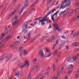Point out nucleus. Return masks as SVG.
<instances>
[{"instance_id":"nucleus-1","label":"nucleus","mask_w":79,"mask_h":79,"mask_svg":"<svg viewBox=\"0 0 79 79\" xmlns=\"http://www.w3.org/2000/svg\"><path fill=\"white\" fill-rule=\"evenodd\" d=\"M71 2L70 0H64V1L62 2V4L60 6V9H64L67 6H70Z\"/></svg>"},{"instance_id":"nucleus-2","label":"nucleus","mask_w":79,"mask_h":79,"mask_svg":"<svg viewBox=\"0 0 79 79\" xmlns=\"http://www.w3.org/2000/svg\"><path fill=\"white\" fill-rule=\"evenodd\" d=\"M20 7H21V6L20 5H19L17 6V8L14 10V11L9 15V18L7 19V20H9L10 18H11L12 17H13V16L14 15H15V13L18 10Z\"/></svg>"},{"instance_id":"nucleus-3","label":"nucleus","mask_w":79,"mask_h":79,"mask_svg":"<svg viewBox=\"0 0 79 79\" xmlns=\"http://www.w3.org/2000/svg\"><path fill=\"white\" fill-rule=\"evenodd\" d=\"M12 37H13V36L12 35H11L10 36H8L6 38H5L4 40H3L1 43H0V45L3 42V41H4V42H7L8 40L10 39V38H12Z\"/></svg>"},{"instance_id":"nucleus-4","label":"nucleus","mask_w":79,"mask_h":79,"mask_svg":"<svg viewBox=\"0 0 79 79\" xmlns=\"http://www.w3.org/2000/svg\"><path fill=\"white\" fill-rule=\"evenodd\" d=\"M28 22H26L23 25V29H27L28 27Z\"/></svg>"},{"instance_id":"nucleus-5","label":"nucleus","mask_w":79,"mask_h":79,"mask_svg":"<svg viewBox=\"0 0 79 79\" xmlns=\"http://www.w3.org/2000/svg\"><path fill=\"white\" fill-rule=\"evenodd\" d=\"M39 64H38L36 65V68H37L36 69H35L34 67H32L31 69V72H32V71H33V72H34L35 73V72H37V68H39Z\"/></svg>"},{"instance_id":"nucleus-6","label":"nucleus","mask_w":79,"mask_h":79,"mask_svg":"<svg viewBox=\"0 0 79 79\" xmlns=\"http://www.w3.org/2000/svg\"><path fill=\"white\" fill-rule=\"evenodd\" d=\"M20 43V42H19L16 41L15 42L13 43L11 45H10V47L11 48L13 47H15L16 45H17L19 44Z\"/></svg>"},{"instance_id":"nucleus-7","label":"nucleus","mask_w":79,"mask_h":79,"mask_svg":"<svg viewBox=\"0 0 79 79\" xmlns=\"http://www.w3.org/2000/svg\"><path fill=\"white\" fill-rule=\"evenodd\" d=\"M29 61H26L25 62V63L24 64H23V65H21L20 66V68L21 69H22V68H24L26 66H29Z\"/></svg>"},{"instance_id":"nucleus-8","label":"nucleus","mask_w":79,"mask_h":79,"mask_svg":"<svg viewBox=\"0 0 79 79\" xmlns=\"http://www.w3.org/2000/svg\"><path fill=\"white\" fill-rule=\"evenodd\" d=\"M22 32H23L24 33L23 36L24 39H26L27 38V29H23L22 30Z\"/></svg>"},{"instance_id":"nucleus-9","label":"nucleus","mask_w":79,"mask_h":79,"mask_svg":"<svg viewBox=\"0 0 79 79\" xmlns=\"http://www.w3.org/2000/svg\"><path fill=\"white\" fill-rule=\"evenodd\" d=\"M38 53L39 56L41 57H44V54L42 50H40Z\"/></svg>"},{"instance_id":"nucleus-10","label":"nucleus","mask_w":79,"mask_h":79,"mask_svg":"<svg viewBox=\"0 0 79 79\" xmlns=\"http://www.w3.org/2000/svg\"><path fill=\"white\" fill-rule=\"evenodd\" d=\"M13 56L12 54H9V55H7L6 57V61H8Z\"/></svg>"},{"instance_id":"nucleus-11","label":"nucleus","mask_w":79,"mask_h":79,"mask_svg":"<svg viewBox=\"0 0 79 79\" xmlns=\"http://www.w3.org/2000/svg\"><path fill=\"white\" fill-rule=\"evenodd\" d=\"M58 13H59V10H57L55 14H53L52 16H52V20L55 19H54V16H55L56 18V17H57V14H58Z\"/></svg>"},{"instance_id":"nucleus-12","label":"nucleus","mask_w":79,"mask_h":79,"mask_svg":"<svg viewBox=\"0 0 79 79\" xmlns=\"http://www.w3.org/2000/svg\"><path fill=\"white\" fill-rule=\"evenodd\" d=\"M55 11H56V9H53V10H51V11L49 12L47 14L45 17H44V19L45 18H46V17H47V16H48V15H49L50 14H51V13H52H52H53Z\"/></svg>"},{"instance_id":"nucleus-13","label":"nucleus","mask_w":79,"mask_h":79,"mask_svg":"<svg viewBox=\"0 0 79 79\" xmlns=\"http://www.w3.org/2000/svg\"><path fill=\"white\" fill-rule=\"evenodd\" d=\"M23 47L21 46L19 48V53L20 56H21V55L23 54Z\"/></svg>"},{"instance_id":"nucleus-14","label":"nucleus","mask_w":79,"mask_h":79,"mask_svg":"<svg viewBox=\"0 0 79 79\" xmlns=\"http://www.w3.org/2000/svg\"><path fill=\"white\" fill-rule=\"evenodd\" d=\"M27 2H25V6H23V9L26 8H27L28 6L29 5V4H28V2L29 1V0H26Z\"/></svg>"},{"instance_id":"nucleus-15","label":"nucleus","mask_w":79,"mask_h":79,"mask_svg":"<svg viewBox=\"0 0 79 79\" xmlns=\"http://www.w3.org/2000/svg\"><path fill=\"white\" fill-rule=\"evenodd\" d=\"M53 26H55L56 27L55 29H57L58 30V31H61V30L60 29V27H59V26H58V25L57 24H56L54 25Z\"/></svg>"},{"instance_id":"nucleus-16","label":"nucleus","mask_w":79,"mask_h":79,"mask_svg":"<svg viewBox=\"0 0 79 79\" xmlns=\"http://www.w3.org/2000/svg\"><path fill=\"white\" fill-rule=\"evenodd\" d=\"M60 75V73H58L56 75V76L55 78L54 77H53L52 79H58V77H59V76Z\"/></svg>"},{"instance_id":"nucleus-17","label":"nucleus","mask_w":79,"mask_h":79,"mask_svg":"<svg viewBox=\"0 0 79 79\" xmlns=\"http://www.w3.org/2000/svg\"><path fill=\"white\" fill-rule=\"evenodd\" d=\"M46 40H48L47 41L48 42H50V41H51L52 40V37H50L49 38H48V37L46 36L45 38Z\"/></svg>"},{"instance_id":"nucleus-18","label":"nucleus","mask_w":79,"mask_h":79,"mask_svg":"<svg viewBox=\"0 0 79 79\" xmlns=\"http://www.w3.org/2000/svg\"><path fill=\"white\" fill-rule=\"evenodd\" d=\"M74 35L76 37H78L79 36V31H76L74 33Z\"/></svg>"},{"instance_id":"nucleus-19","label":"nucleus","mask_w":79,"mask_h":79,"mask_svg":"<svg viewBox=\"0 0 79 79\" xmlns=\"http://www.w3.org/2000/svg\"><path fill=\"white\" fill-rule=\"evenodd\" d=\"M42 20H39V23H41V25H45V23Z\"/></svg>"},{"instance_id":"nucleus-20","label":"nucleus","mask_w":79,"mask_h":79,"mask_svg":"<svg viewBox=\"0 0 79 79\" xmlns=\"http://www.w3.org/2000/svg\"><path fill=\"white\" fill-rule=\"evenodd\" d=\"M19 20H16L15 21L14 23H12V26H15V25H16V24H18V23H19Z\"/></svg>"},{"instance_id":"nucleus-21","label":"nucleus","mask_w":79,"mask_h":79,"mask_svg":"<svg viewBox=\"0 0 79 79\" xmlns=\"http://www.w3.org/2000/svg\"><path fill=\"white\" fill-rule=\"evenodd\" d=\"M6 57V56L5 55H3L2 56H1L0 57V62L2 61V60H3L4 58H5Z\"/></svg>"},{"instance_id":"nucleus-22","label":"nucleus","mask_w":79,"mask_h":79,"mask_svg":"<svg viewBox=\"0 0 79 79\" xmlns=\"http://www.w3.org/2000/svg\"><path fill=\"white\" fill-rule=\"evenodd\" d=\"M79 70L77 71V73L75 75V79H77L79 77Z\"/></svg>"},{"instance_id":"nucleus-23","label":"nucleus","mask_w":79,"mask_h":79,"mask_svg":"<svg viewBox=\"0 0 79 79\" xmlns=\"http://www.w3.org/2000/svg\"><path fill=\"white\" fill-rule=\"evenodd\" d=\"M64 42H63L60 45V47L59 48L60 49H61V48H63V47L64 45Z\"/></svg>"},{"instance_id":"nucleus-24","label":"nucleus","mask_w":79,"mask_h":79,"mask_svg":"<svg viewBox=\"0 0 79 79\" xmlns=\"http://www.w3.org/2000/svg\"><path fill=\"white\" fill-rule=\"evenodd\" d=\"M78 43L77 42L74 43L72 44V45L73 47H74V46H76V47H77L78 45H77Z\"/></svg>"},{"instance_id":"nucleus-25","label":"nucleus","mask_w":79,"mask_h":79,"mask_svg":"<svg viewBox=\"0 0 79 79\" xmlns=\"http://www.w3.org/2000/svg\"><path fill=\"white\" fill-rule=\"evenodd\" d=\"M31 34L30 33H29L28 35V36L27 38V39L28 41L30 40V38H31Z\"/></svg>"},{"instance_id":"nucleus-26","label":"nucleus","mask_w":79,"mask_h":79,"mask_svg":"<svg viewBox=\"0 0 79 79\" xmlns=\"http://www.w3.org/2000/svg\"><path fill=\"white\" fill-rule=\"evenodd\" d=\"M52 69L53 71H54L56 69V65L55 64H53L52 66Z\"/></svg>"},{"instance_id":"nucleus-27","label":"nucleus","mask_w":79,"mask_h":79,"mask_svg":"<svg viewBox=\"0 0 79 79\" xmlns=\"http://www.w3.org/2000/svg\"><path fill=\"white\" fill-rule=\"evenodd\" d=\"M5 37V35L3 34V33H2L1 35V37H0V41Z\"/></svg>"},{"instance_id":"nucleus-28","label":"nucleus","mask_w":79,"mask_h":79,"mask_svg":"<svg viewBox=\"0 0 79 79\" xmlns=\"http://www.w3.org/2000/svg\"><path fill=\"white\" fill-rule=\"evenodd\" d=\"M24 7H23L22 8L21 10L20 11V12L19 13V15H21V13H23V10H24Z\"/></svg>"},{"instance_id":"nucleus-29","label":"nucleus","mask_w":79,"mask_h":79,"mask_svg":"<svg viewBox=\"0 0 79 79\" xmlns=\"http://www.w3.org/2000/svg\"><path fill=\"white\" fill-rule=\"evenodd\" d=\"M19 72H17L15 73V76L16 77H19Z\"/></svg>"},{"instance_id":"nucleus-30","label":"nucleus","mask_w":79,"mask_h":79,"mask_svg":"<svg viewBox=\"0 0 79 79\" xmlns=\"http://www.w3.org/2000/svg\"><path fill=\"white\" fill-rule=\"evenodd\" d=\"M37 61V59L35 58L33 60V63L34 64H35L36 63V62Z\"/></svg>"},{"instance_id":"nucleus-31","label":"nucleus","mask_w":79,"mask_h":79,"mask_svg":"<svg viewBox=\"0 0 79 79\" xmlns=\"http://www.w3.org/2000/svg\"><path fill=\"white\" fill-rule=\"evenodd\" d=\"M39 0H36L34 3L33 4H32L31 5V6H34V5H36V4H37V3L38 2V1H39Z\"/></svg>"},{"instance_id":"nucleus-32","label":"nucleus","mask_w":79,"mask_h":79,"mask_svg":"<svg viewBox=\"0 0 79 79\" xmlns=\"http://www.w3.org/2000/svg\"><path fill=\"white\" fill-rule=\"evenodd\" d=\"M73 67V65L72 64H70L68 66V68L69 69H72Z\"/></svg>"},{"instance_id":"nucleus-33","label":"nucleus","mask_w":79,"mask_h":79,"mask_svg":"<svg viewBox=\"0 0 79 79\" xmlns=\"http://www.w3.org/2000/svg\"><path fill=\"white\" fill-rule=\"evenodd\" d=\"M27 79H31V73H29L27 77Z\"/></svg>"},{"instance_id":"nucleus-34","label":"nucleus","mask_w":79,"mask_h":79,"mask_svg":"<svg viewBox=\"0 0 79 79\" xmlns=\"http://www.w3.org/2000/svg\"><path fill=\"white\" fill-rule=\"evenodd\" d=\"M63 69H64V67H62V68L60 71L61 74H63Z\"/></svg>"},{"instance_id":"nucleus-35","label":"nucleus","mask_w":79,"mask_h":79,"mask_svg":"<svg viewBox=\"0 0 79 79\" xmlns=\"http://www.w3.org/2000/svg\"><path fill=\"white\" fill-rule=\"evenodd\" d=\"M48 73H49V68H48V69H47L46 71V72L45 74H48Z\"/></svg>"},{"instance_id":"nucleus-36","label":"nucleus","mask_w":79,"mask_h":79,"mask_svg":"<svg viewBox=\"0 0 79 79\" xmlns=\"http://www.w3.org/2000/svg\"><path fill=\"white\" fill-rule=\"evenodd\" d=\"M75 37L76 36H75L74 33L73 34H72V33H71V35L70 36V37H71V38H74V37Z\"/></svg>"},{"instance_id":"nucleus-37","label":"nucleus","mask_w":79,"mask_h":79,"mask_svg":"<svg viewBox=\"0 0 79 79\" xmlns=\"http://www.w3.org/2000/svg\"><path fill=\"white\" fill-rule=\"evenodd\" d=\"M44 70H42L41 72L40 73L39 75L40 76H42V75L43 73H44Z\"/></svg>"},{"instance_id":"nucleus-38","label":"nucleus","mask_w":79,"mask_h":79,"mask_svg":"<svg viewBox=\"0 0 79 79\" xmlns=\"http://www.w3.org/2000/svg\"><path fill=\"white\" fill-rule=\"evenodd\" d=\"M27 52H26V50L24 51L23 54L24 55H26L27 54Z\"/></svg>"},{"instance_id":"nucleus-39","label":"nucleus","mask_w":79,"mask_h":79,"mask_svg":"<svg viewBox=\"0 0 79 79\" xmlns=\"http://www.w3.org/2000/svg\"><path fill=\"white\" fill-rule=\"evenodd\" d=\"M66 11L64 10L63 12H61L60 13H59L60 16H61V15H62L64 14V13Z\"/></svg>"},{"instance_id":"nucleus-40","label":"nucleus","mask_w":79,"mask_h":79,"mask_svg":"<svg viewBox=\"0 0 79 79\" xmlns=\"http://www.w3.org/2000/svg\"><path fill=\"white\" fill-rule=\"evenodd\" d=\"M73 60L74 61H76V60H77V57L76 56L74 57H73Z\"/></svg>"},{"instance_id":"nucleus-41","label":"nucleus","mask_w":79,"mask_h":79,"mask_svg":"<svg viewBox=\"0 0 79 79\" xmlns=\"http://www.w3.org/2000/svg\"><path fill=\"white\" fill-rule=\"evenodd\" d=\"M41 18H42V17H39L38 18H36L35 19V20H40V19H41Z\"/></svg>"},{"instance_id":"nucleus-42","label":"nucleus","mask_w":79,"mask_h":79,"mask_svg":"<svg viewBox=\"0 0 79 79\" xmlns=\"http://www.w3.org/2000/svg\"><path fill=\"white\" fill-rule=\"evenodd\" d=\"M57 53H58L57 50H56L53 53L54 55H57Z\"/></svg>"},{"instance_id":"nucleus-43","label":"nucleus","mask_w":79,"mask_h":79,"mask_svg":"<svg viewBox=\"0 0 79 79\" xmlns=\"http://www.w3.org/2000/svg\"><path fill=\"white\" fill-rule=\"evenodd\" d=\"M6 28H5V34H8V31H7L6 33L5 32V31H6V30H8V28H7V26H6Z\"/></svg>"},{"instance_id":"nucleus-44","label":"nucleus","mask_w":79,"mask_h":79,"mask_svg":"<svg viewBox=\"0 0 79 79\" xmlns=\"http://www.w3.org/2000/svg\"><path fill=\"white\" fill-rule=\"evenodd\" d=\"M59 44V40H57L56 41V44H56V45H57V44Z\"/></svg>"},{"instance_id":"nucleus-45","label":"nucleus","mask_w":79,"mask_h":79,"mask_svg":"<svg viewBox=\"0 0 79 79\" xmlns=\"http://www.w3.org/2000/svg\"><path fill=\"white\" fill-rule=\"evenodd\" d=\"M79 48H77L75 50H74V52H79Z\"/></svg>"},{"instance_id":"nucleus-46","label":"nucleus","mask_w":79,"mask_h":79,"mask_svg":"<svg viewBox=\"0 0 79 79\" xmlns=\"http://www.w3.org/2000/svg\"><path fill=\"white\" fill-rule=\"evenodd\" d=\"M62 53L61 52H60L59 54L58 55L57 57L58 58V57H60V56H61V55Z\"/></svg>"},{"instance_id":"nucleus-47","label":"nucleus","mask_w":79,"mask_h":79,"mask_svg":"<svg viewBox=\"0 0 79 79\" xmlns=\"http://www.w3.org/2000/svg\"><path fill=\"white\" fill-rule=\"evenodd\" d=\"M51 56V53H50L48 55L46 56V58H48V57H50Z\"/></svg>"},{"instance_id":"nucleus-48","label":"nucleus","mask_w":79,"mask_h":79,"mask_svg":"<svg viewBox=\"0 0 79 79\" xmlns=\"http://www.w3.org/2000/svg\"><path fill=\"white\" fill-rule=\"evenodd\" d=\"M52 37V40H55V39H56V37H54V36H53Z\"/></svg>"},{"instance_id":"nucleus-49","label":"nucleus","mask_w":79,"mask_h":79,"mask_svg":"<svg viewBox=\"0 0 79 79\" xmlns=\"http://www.w3.org/2000/svg\"><path fill=\"white\" fill-rule=\"evenodd\" d=\"M46 50L47 52H49V51H50V50H49V48H46Z\"/></svg>"},{"instance_id":"nucleus-50","label":"nucleus","mask_w":79,"mask_h":79,"mask_svg":"<svg viewBox=\"0 0 79 79\" xmlns=\"http://www.w3.org/2000/svg\"><path fill=\"white\" fill-rule=\"evenodd\" d=\"M56 44H54L53 45V48L52 49V50H54L55 48V47H56Z\"/></svg>"},{"instance_id":"nucleus-51","label":"nucleus","mask_w":79,"mask_h":79,"mask_svg":"<svg viewBox=\"0 0 79 79\" xmlns=\"http://www.w3.org/2000/svg\"><path fill=\"white\" fill-rule=\"evenodd\" d=\"M53 0H46L48 3H50Z\"/></svg>"},{"instance_id":"nucleus-52","label":"nucleus","mask_w":79,"mask_h":79,"mask_svg":"<svg viewBox=\"0 0 79 79\" xmlns=\"http://www.w3.org/2000/svg\"><path fill=\"white\" fill-rule=\"evenodd\" d=\"M73 61H74V60H73V59H72V58L71 57V60H70V62L71 63H73Z\"/></svg>"},{"instance_id":"nucleus-53","label":"nucleus","mask_w":79,"mask_h":79,"mask_svg":"<svg viewBox=\"0 0 79 79\" xmlns=\"http://www.w3.org/2000/svg\"><path fill=\"white\" fill-rule=\"evenodd\" d=\"M62 39H66V37H65V36H62Z\"/></svg>"},{"instance_id":"nucleus-54","label":"nucleus","mask_w":79,"mask_h":79,"mask_svg":"<svg viewBox=\"0 0 79 79\" xmlns=\"http://www.w3.org/2000/svg\"><path fill=\"white\" fill-rule=\"evenodd\" d=\"M52 25H51V24H49V26L48 28V29H50V28H52Z\"/></svg>"},{"instance_id":"nucleus-55","label":"nucleus","mask_w":79,"mask_h":79,"mask_svg":"<svg viewBox=\"0 0 79 79\" xmlns=\"http://www.w3.org/2000/svg\"><path fill=\"white\" fill-rule=\"evenodd\" d=\"M66 48L67 50H69V46H66Z\"/></svg>"},{"instance_id":"nucleus-56","label":"nucleus","mask_w":79,"mask_h":79,"mask_svg":"<svg viewBox=\"0 0 79 79\" xmlns=\"http://www.w3.org/2000/svg\"><path fill=\"white\" fill-rule=\"evenodd\" d=\"M18 17L16 16L15 17V18L14 19H15V20H17V19H18Z\"/></svg>"},{"instance_id":"nucleus-57","label":"nucleus","mask_w":79,"mask_h":79,"mask_svg":"<svg viewBox=\"0 0 79 79\" xmlns=\"http://www.w3.org/2000/svg\"><path fill=\"white\" fill-rule=\"evenodd\" d=\"M71 73H72V71H71V70H69L68 72L69 74H71Z\"/></svg>"},{"instance_id":"nucleus-58","label":"nucleus","mask_w":79,"mask_h":79,"mask_svg":"<svg viewBox=\"0 0 79 79\" xmlns=\"http://www.w3.org/2000/svg\"><path fill=\"white\" fill-rule=\"evenodd\" d=\"M71 61V58H69L67 60V62H69Z\"/></svg>"},{"instance_id":"nucleus-59","label":"nucleus","mask_w":79,"mask_h":79,"mask_svg":"<svg viewBox=\"0 0 79 79\" xmlns=\"http://www.w3.org/2000/svg\"><path fill=\"white\" fill-rule=\"evenodd\" d=\"M40 75H38L37 77L36 78V79H38V78H39V77H40Z\"/></svg>"},{"instance_id":"nucleus-60","label":"nucleus","mask_w":79,"mask_h":79,"mask_svg":"<svg viewBox=\"0 0 79 79\" xmlns=\"http://www.w3.org/2000/svg\"><path fill=\"white\" fill-rule=\"evenodd\" d=\"M50 23V21L49 20L48 21H47L46 22V23Z\"/></svg>"},{"instance_id":"nucleus-61","label":"nucleus","mask_w":79,"mask_h":79,"mask_svg":"<svg viewBox=\"0 0 79 79\" xmlns=\"http://www.w3.org/2000/svg\"><path fill=\"white\" fill-rule=\"evenodd\" d=\"M70 9V7H69V8H68V9H67V11H69Z\"/></svg>"},{"instance_id":"nucleus-62","label":"nucleus","mask_w":79,"mask_h":79,"mask_svg":"<svg viewBox=\"0 0 79 79\" xmlns=\"http://www.w3.org/2000/svg\"><path fill=\"white\" fill-rule=\"evenodd\" d=\"M47 19H42L43 21L45 22V21H46Z\"/></svg>"},{"instance_id":"nucleus-63","label":"nucleus","mask_w":79,"mask_h":79,"mask_svg":"<svg viewBox=\"0 0 79 79\" xmlns=\"http://www.w3.org/2000/svg\"><path fill=\"white\" fill-rule=\"evenodd\" d=\"M32 21V20H29L28 21H27V22H28H28H29V23H31V22Z\"/></svg>"},{"instance_id":"nucleus-64","label":"nucleus","mask_w":79,"mask_h":79,"mask_svg":"<svg viewBox=\"0 0 79 79\" xmlns=\"http://www.w3.org/2000/svg\"><path fill=\"white\" fill-rule=\"evenodd\" d=\"M55 21H56V22H58V19H57L56 20H55Z\"/></svg>"}]
</instances>
